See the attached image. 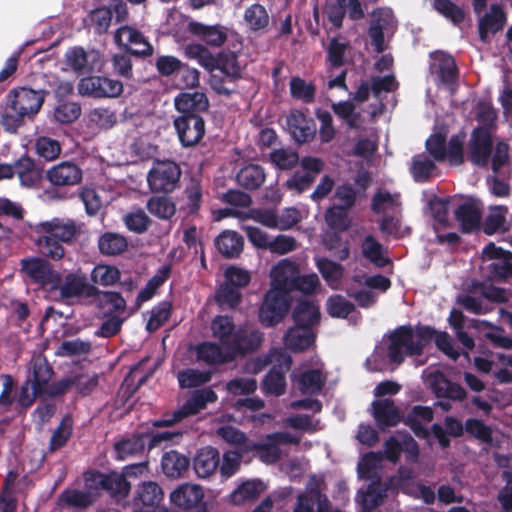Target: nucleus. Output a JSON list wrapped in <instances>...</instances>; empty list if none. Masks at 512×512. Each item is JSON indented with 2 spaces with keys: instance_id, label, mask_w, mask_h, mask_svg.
Wrapping results in <instances>:
<instances>
[{
  "instance_id": "obj_29",
  "label": "nucleus",
  "mask_w": 512,
  "mask_h": 512,
  "mask_svg": "<svg viewBox=\"0 0 512 512\" xmlns=\"http://www.w3.org/2000/svg\"><path fill=\"white\" fill-rule=\"evenodd\" d=\"M97 53H87L82 47L70 48L66 54L67 65L77 74H88L94 71L98 61Z\"/></svg>"
},
{
  "instance_id": "obj_25",
  "label": "nucleus",
  "mask_w": 512,
  "mask_h": 512,
  "mask_svg": "<svg viewBox=\"0 0 512 512\" xmlns=\"http://www.w3.org/2000/svg\"><path fill=\"white\" fill-rule=\"evenodd\" d=\"M316 340V335L309 327H290L284 335V344L293 353L308 350Z\"/></svg>"
},
{
  "instance_id": "obj_7",
  "label": "nucleus",
  "mask_w": 512,
  "mask_h": 512,
  "mask_svg": "<svg viewBox=\"0 0 512 512\" xmlns=\"http://www.w3.org/2000/svg\"><path fill=\"white\" fill-rule=\"evenodd\" d=\"M86 480L117 500L127 498L131 490V483L127 480L123 472L110 471L104 473L101 471H93Z\"/></svg>"
},
{
  "instance_id": "obj_17",
  "label": "nucleus",
  "mask_w": 512,
  "mask_h": 512,
  "mask_svg": "<svg viewBox=\"0 0 512 512\" xmlns=\"http://www.w3.org/2000/svg\"><path fill=\"white\" fill-rule=\"evenodd\" d=\"M371 406L372 416L381 431L395 427L403 421L399 408L395 405L394 400L390 398L374 400Z\"/></svg>"
},
{
  "instance_id": "obj_44",
  "label": "nucleus",
  "mask_w": 512,
  "mask_h": 512,
  "mask_svg": "<svg viewBox=\"0 0 512 512\" xmlns=\"http://www.w3.org/2000/svg\"><path fill=\"white\" fill-rule=\"evenodd\" d=\"M147 446L145 434L135 433L129 438L122 439L114 444L116 458L124 460L127 456L141 453Z\"/></svg>"
},
{
  "instance_id": "obj_43",
  "label": "nucleus",
  "mask_w": 512,
  "mask_h": 512,
  "mask_svg": "<svg viewBox=\"0 0 512 512\" xmlns=\"http://www.w3.org/2000/svg\"><path fill=\"white\" fill-rule=\"evenodd\" d=\"M361 251L364 258L378 268H383L392 263L390 258L383 256L382 244L372 235L363 239Z\"/></svg>"
},
{
  "instance_id": "obj_9",
  "label": "nucleus",
  "mask_w": 512,
  "mask_h": 512,
  "mask_svg": "<svg viewBox=\"0 0 512 512\" xmlns=\"http://www.w3.org/2000/svg\"><path fill=\"white\" fill-rule=\"evenodd\" d=\"M78 92L92 98H116L123 92V84L104 76H88L80 80Z\"/></svg>"
},
{
  "instance_id": "obj_55",
  "label": "nucleus",
  "mask_w": 512,
  "mask_h": 512,
  "mask_svg": "<svg viewBox=\"0 0 512 512\" xmlns=\"http://www.w3.org/2000/svg\"><path fill=\"white\" fill-rule=\"evenodd\" d=\"M315 116L320 123L318 133L321 143H330L335 139L337 134V130L333 124L332 114L327 110L317 108L315 110Z\"/></svg>"
},
{
  "instance_id": "obj_13",
  "label": "nucleus",
  "mask_w": 512,
  "mask_h": 512,
  "mask_svg": "<svg viewBox=\"0 0 512 512\" xmlns=\"http://www.w3.org/2000/svg\"><path fill=\"white\" fill-rule=\"evenodd\" d=\"M278 362V365H274L262 381L263 391L274 396H281L286 392L285 373L291 368L292 358L286 353H280Z\"/></svg>"
},
{
  "instance_id": "obj_4",
  "label": "nucleus",
  "mask_w": 512,
  "mask_h": 512,
  "mask_svg": "<svg viewBox=\"0 0 512 512\" xmlns=\"http://www.w3.org/2000/svg\"><path fill=\"white\" fill-rule=\"evenodd\" d=\"M290 309L289 294L281 289L268 290L259 308L258 319L264 327H273L280 323Z\"/></svg>"
},
{
  "instance_id": "obj_37",
  "label": "nucleus",
  "mask_w": 512,
  "mask_h": 512,
  "mask_svg": "<svg viewBox=\"0 0 512 512\" xmlns=\"http://www.w3.org/2000/svg\"><path fill=\"white\" fill-rule=\"evenodd\" d=\"M212 334L227 351L237 331L234 320L228 315H218L211 322Z\"/></svg>"
},
{
  "instance_id": "obj_23",
  "label": "nucleus",
  "mask_w": 512,
  "mask_h": 512,
  "mask_svg": "<svg viewBox=\"0 0 512 512\" xmlns=\"http://www.w3.org/2000/svg\"><path fill=\"white\" fill-rule=\"evenodd\" d=\"M164 498V492L161 486L154 481L141 482L133 497V504L135 507H144L155 510Z\"/></svg>"
},
{
  "instance_id": "obj_31",
  "label": "nucleus",
  "mask_w": 512,
  "mask_h": 512,
  "mask_svg": "<svg viewBox=\"0 0 512 512\" xmlns=\"http://www.w3.org/2000/svg\"><path fill=\"white\" fill-rule=\"evenodd\" d=\"M454 216L462 233H472L480 228L481 212L473 202L466 201L459 204L454 211Z\"/></svg>"
},
{
  "instance_id": "obj_18",
  "label": "nucleus",
  "mask_w": 512,
  "mask_h": 512,
  "mask_svg": "<svg viewBox=\"0 0 512 512\" xmlns=\"http://www.w3.org/2000/svg\"><path fill=\"white\" fill-rule=\"evenodd\" d=\"M53 374V368L44 356L39 355L31 360L27 384H31L34 396L44 394Z\"/></svg>"
},
{
  "instance_id": "obj_59",
  "label": "nucleus",
  "mask_w": 512,
  "mask_h": 512,
  "mask_svg": "<svg viewBox=\"0 0 512 512\" xmlns=\"http://www.w3.org/2000/svg\"><path fill=\"white\" fill-rule=\"evenodd\" d=\"M120 271L115 266L97 265L91 272V280L95 284L110 286L120 280Z\"/></svg>"
},
{
  "instance_id": "obj_47",
  "label": "nucleus",
  "mask_w": 512,
  "mask_h": 512,
  "mask_svg": "<svg viewBox=\"0 0 512 512\" xmlns=\"http://www.w3.org/2000/svg\"><path fill=\"white\" fill-rule=\"evenodd\" d=\"M73 426L72 420L69 416H65L60 421L59 425L53 431L49 440L47 453H54L65 447L72 437Z\"/></svg>"
},
{
  "instance_id": "obj_12",
  "label": "nucleus",
  "mask_w": 512,
  "mask_h": 512,
  "mask_svg": "<svg viewBox=\"0 0 512 512\" xmlns=\"http://www.w3.org/2000/svg\"><path fill=\"white\" fill-rule=\"evenodd\" d=\"M34 233H47L61 241L63 244H72L79 234V227L73 219L54 217L51 220L37 223L33 227Z\"/></svg>"
},
{
  "instance_id": "obj_46",
  "label": "nucleus",
  "mask_w": 512,
  "mask_h": 512,
  "mask_svg": "<svg viewBox=\"0 0 512 512\" xmlns=\"http://www.w3.org/2000/svg\"><path fill=\"white\" fill-rule=\"evenodd\" d=\"M244 21L253 32L265 31L269 25L270 17L263 5L254 3L245 9Z\"/></svg>"
},
{
  "instance_id": "obj_58",
  "label": "nucleus",
  "mask_w": 512,
  "mask_h": 512,
  "mask_svg": "<svg viewBox=\"0 0 512 512\" xmlns=\"http://www.w3.org/2000/svg\"><path fill=\"white\" fill-rule=\"evenodd\" d=\"M436 169L435 163L424 155L413 157L411 174L416 182H426Z\"/></svg>"
},
{
  "instance_id": "obj_5",
  "label": "nucleus",
  "mask_w": 512,
  "mask_h": 512,
  "mask_svg": "<svg viewBox=\"0 0 512 512\" xmlns=\"http://www.w3.org/2000/svg\"><path fill=\"white\" fill-rule=\"evenodd\" d=\"M181 169L174 161H157L148 172L147 182L154 193H171L179 184Z\"/></svg>"
},
{
  "instance_id": "obj_42",
  "label": "nucleus",
  "mask_w": 512,
  "mask_h": 512,
  "mask_svg": "<svg viewBox=\"0 0 512 512\" xmlns=\"http://www.w3.org/2000/svg\"><path fill=\"white\" fill-rule=\"evenodd\" d=\"M171 274V265H163L154 276H152L146 283L145 287L141 289L136 298V305L141 306L143 302L150 300L157 292V290L165 283Z\"/></svg>"
},
{
  "instance_id": "obj_41",
  "label": "nucleus",
  "mask_w": 512,
  "mask_h": 512,
  "mask_svg": "<svg viewBox=\"0 0 512 512\" xmlns=\"http://www.w3.org/2000/svg\"><path fill=\"white\" fill-rule=\"evenodd\" d=\"M265 486L261 480H247L239 485L231 494L230 501L234 505H241L257 499L264 491Z\"/></svg>"
},
{
  "instance_id": "obj_11",
  "label": "nucleus",
  "mask_w": 512,
  "mask_h": 512,
  "mask_svg": "<svg viewBox=\"0 0 512 512\" xmlns=\"http://www.w3.org/2000/svg\"><path fill=\"white\" fill-rule=\"evenodd\" d=\"M115 42L123 50L136 57H148L153 54V47L144 35L129 26H122L115 31Z\"/></svg>"
},
{
  "instance_id": "obj_19",
  "label": "nucleus",
  "mask_w": 512,
  "mask_h": 512,
  "mask_svg": "<svg viewBox=\"0 0 512 512\" xmlns=\"http://www.w3.org/2000/svg\"><path fill=\"white\" fill-rule=\"evenodd\" d=\"M46 178L53 186H74L81 182L82 170L74 162L63 161L49 168Z\"/></svg>"
},
{
  "instance_id": "obj_53",
  "label": "nucleus",
  "mask_w": 512,
  "mask_h": 512,
  "mask_svg": "<svg viewBox=\"0 0 512 512\" xmlns=\"http://www.w3.org/2000/svg\"><path fill=\"white\" fill-rule=\"evenodd\" d=\"M316 266L329 286L338 283L344 273V268L340 263L334 262L328 258L317 259Z\"/></svg>"
},
{
  "instance_id": "obj_36",
  "label": "nucleus",
  "mask_w": 512,
  "mask_h": 512,
  "mask_svg": "<svg viewBox=\"0 0 512 512\" xmlns=\"http://www.w3.org/2000/svg\"><path fill=\"white\" fill-rule=\"evenodd\" d=\"M195 351L197 360L207 365L223 364L233 360V355L226 350L223 351L221 346L214 342L199 343Z\"/></svg>"
},
{
  "instance_id": "obj_39",
  "label": "nucleus",
  "mask_w": 512,
  "mask_h": 512,
  "mask_svg": "<svg viewBox=\"0 0 512 512\" xmlns=\"http://www.w3.org/2000/svg\"><path fill=\"white\" fill-rule=\"evenodd\" d=\"M265 171L258 164H249L240 169L236 175L238 184L246 190L253 191L265 182Z\"/></svg>"
},
{
  "instance_id": "obj_56",
  "label": "nucleus",
  "mask_w": 512,
  "mask_h": 512,
  "mask_svg": "<svg viewBox=\"0 0 512 512\" xmlns=\"http://www.w3.org/2000/svg\"><path fill=\"white\" fill-rule=\"evenodd\" d=\"M347 210L348 208L342 207V205L330 207L325 213L327 225L333 230L346 231L350 227Z\"/></svg>"
},
{
  "instance_id": "obj_20",
  "label": "nucleus",
  "mask_w": 512,
  "mask_h": 512,
  "mask_svg": "<svg viewBox=\"0 0 512 512\" xmlns=\"http://www.w3.org/2000/svg\"><path fill=\"white\" fill-rule=\"evenodd\" d=\"M431 57L435 60L430 66L431 72L437 74L440 82L447 86L456 84L459 70L455 59L444 52L432 53Z\"/></svg>"
},
{
  "instance_id": "obj_21",
  "label": "nucleus",
  "mask_w": 512,
  "mask_h": 512,
  "mask_svg": "<svg viewBox=\"0 0 512 512\" xmlns=\"http://www.w3.org/2000/svg\"><path fill=\"white\" fill-rule=\"evenodd\" d=\"M187 30L211 47H220L227 40L226 29L220 25H206L198 21H190Z\"/></svg>"
},
{
  "instance_id": "obj_50",
  "label": "nucleus",
  "mask_w": 512,
  "mask_h": 512,
  "mask_svg": "<svg viewBox=\"0 0 512 512\" xmlns=\"http://www.w3.org/2000/svg\"><path fill=\"white\" fill-rule=\"evenodd\" d=\"M323 245L326 250L333 253L339 261H345L350 256V244L344 241L337 232L327 233L323 238Z\"/></svg>"
},
{
  "instance_id": "obj_28",
  "label": "nucleus",
  "mask_w": 512,
  "mask_h": 512,
  "mask_svg": "<svg viewBox=\"0 0 512 512\" xmlns=\"http://www.w3.org/2000/svg\"><path fill=\"white\" fill-rule=\"evenodd\" d=\"M219 463V451L212 446H206L196 453L193 459V468L198 477L207 478L216 471Z\"/></svg>"
},
{
  "instance_id": "obj_2",
  "label": "nucleus",
  "mask_w": 512,
  "mask_h": 512,
  "mask_svg": "<svg viewBox=\"0 0 512 512\" xmlns=\"http://www.w3.org/2000/svg\"><path fill=\"white\" fill-rule=\"evenodd\" d=\"M387 357L391 364L404 363L406 357H418L420 347L414 343V327L400 325L387 335Z\"/></svg>"
},
{
  "instance_id": "obj_40",
  "label": "nucleus",
  "mask_w": 512,
  "mask_h": 512,
  "mask_svg": "<svg viewBox=\"0 0 512 512\" xmlns=\"http://www.w3.org/2000/svg\"><path fill=\"white\" fill-rule=\"evenodd\" d=\"M295 326L312 327L319 322V307L309 301H300L292 313Z\"/></svg>"
},
{
  "instance_id": "obj_27",
  "label": "nucleus",
  "mask_w": 512,
  "mask_h": 512,
  "mask_svg": "<svg viewBox=\"0 0 512 512\" xmlns=\"http://www.w3.org/2000/svg\"><path fill=\"white\" fill-rule=\"evenodd\" d=\"M431 389L437 398L463 401L467 396L460 384L452 382L442 372H436L432 376Z\"/></svg>"
},
{
  "instance_id": "obj_33",
  "label": "nucleus",
  "mask_w": 512,
  "mask_h": 512,
  "mask_svg": "<svg viewBox=\"0 0 512 512\" xmlns=\"http://www.w3.org/2000/svg\"><path fill=\"white\" fill-rule=\"evenodd\" d=\"M14 169L21 185L27 188L36 186L42 179V169L28 156H23L16 160L14 162Z\"/></svg>"
},
{
  "instance_id": "obj_16",
  "label": "nucleus",
  "mask_w": 512,
  "mask_h": 512,
  "mask_svg": "<svg viewBox=\"0 0 512 512\" xmlns=\"http://www.w3.org/2000/svg\"><path fill=\"white\" fill-rule=\"evenodd\" d=\"M263 341V333L256 329L246 327H238L231 341L227 352L233 355V359L237 355H245L256 351Z\"/></svg>"
},
{
  "instance_id": "obj_63",
  "label": "nucleus",
  "mask_w": 512,
  "mask_h": 512,
  "mask_svg": "<svg viewBox=\"0 0 512 512\" xmlns=\"http://www.w3.org/2000/svg\"><path fill=\"white\" fill-rule=\"evenodd\" d=\"M433 8L454 24L464 21L465 13L461 7L451 0H434Z\"/></svg>"
},
{
  "instance_id": "obj_1",
  "label": "nucleus",
  "mask_w": 512,
  "mask_h": 512,
  "mask_svg": "<svg viewBox=\"0 0 512 512\" xmlns=\"http://www.w3.org/2000/svg\"><path fill=\"white\" fill-rule=\"evenodd\" d=\"M47 91L28 87L12 89L6 96V106L1 111L0 124L8 132H16L24 119H32L40 111Z\"/></svg>"
},
{
  "instance_id": "obj_49",
  "label": "nucleus",
  "mask_w": 512,
  "mask_h": 512,
  "mask_svg": "<svg viewBox=\"0 0 512 512\" xmlns=\"http://www.w3.org/2000/svg\"><path fill=\"white\" fill-rule=\"evenodd\" d=\"M332 111L342 119L348 129H359L361 114L355 111V105L351 101H339L332 103Z\"/></svg>"
},
{
  "instance_id": "obj_26",
  "label": "nucleus",
  "mask_w": 512,
  "mask_h": 512,
  "mask_svg": "<svg viewBox=\"0 0 512 512\" xmlns=\"http://www.w3.org/2000/svg\"><path fill=\"white\" fill-rule=\"evenodd\" d=\"M299 267L296 262L289 259L280 260L271 270V277L274 283L272 289H281L289 293L291 285L294 283Z\"/></svg>"
},
{
  "instance_id": "obj_51",
  "label": "nucleus",
  "mask_w": 512,
  "mask_h": 512,
  "mask_svg": "<svg viewBox=\"0 0 512 512\" xmlns=\"http://www.w3.org/2000/svg\"><path fill=\"white\" fill-rule=\"evenodd\" d=\"M85 21L93 27L95 33L103 34L108 31L112 21V10L110 7H99L92 10Z\"/></svg>"
},
{
  "instance_id": "obj_30",
  "label": "nucleus",
  "mask_w": 512,
  "mask_h": 512,
  "mask_svg": "<svg viewBox=\"0 0 512 512\" xmlns=\"http://www.w3.org/2000/svg\"><path fill=\"white\" fill-rule=\"evenodd\" d=\"M292 380L304 395L319 394L326 382V377L319 369H307L299 374H292Z\"/></svg>"
},
{
  "instance_id": "obj_60",
  "label": "nucleus",
  "mask_w": 512,
  "mask_h": 512,
  "mask_svg": "<svg viewBox=\"0 0 512 512\" xmlns=\"http://www.w3.org/2000/svg\"><path fill=\"white\" fill-rule=\"evenodd\" d=\"M216 69L220 70L223 74L230 78L229 82L239 78L240 66L237 62V56L233 52H220L217 55Z\"/></svg>"
},
{
  "instance_id": "obj_24",
  "label": "nucleus",
  "mask_w": 512,
  "mask_h": 512,
  "mask_svg": "<svg viewBox=\"0 0 512 512\" xmlns=\"http://www.w3.org/2000/svg\"><path fill=\"white\" fill-rule=\"evenodd\" d=\"M175 108L181 115H200L209 108V100L203 92H182L175 98Z\"/></svg>"
},
{
  "instance_id": "obj_32",
  "label": "nucleus",
  "mask_w": 512,
  "mask_h": 512,
  "mask_svg": "<svg viewBox=\"0 0 512 512\" xmlns=\"http://www.w3.org/2000/svg\"><path fill=\"white\" fill-rule=\"evenodd\" d=\"M506 23V15L503 9L493 4L490 12H487L480 18L478 23V34L481 41L485 42L488 39L489 33H497L502 30Z\"/></svg>"
},
{
  "instance_id": "obj_38",
  "label": "nucleus",
  "mask_w": 512,
  "mask_h": 512,
  "mask_svg": "<svg viewBox=\"0 0 512 512\" xmlns=\"http://www.w3.org/2000/svg\"><path fill=\"white\" fill-rule=\"evenodd\" d=\"M35 245L39 253L47 259L53 261L61 260L65 255V248L63 243L52 235L47 233H35Z\"/></svg>"
},
{
  "instance_id": "obj_52",
  "label": "nucleus",
  "mask_w": 512,
  "mask_h": 512,
  "mask_svg": "<svg viewBox=\"0 0 512 512\" xmlns=\"http://www.w3.org/2000/svg\"><path fill=\"white\" fill-rule=\"evenodd\" d=\"M148 211L157 218L170 219L176 212L175 203L168 197H151L147 202Z\"/></svg>"
},
{
  "instance_id": "obj_34",
  "label": "nucleus",
  "mask_w": 512,
  "mask_h": 512,
  "mask_svg": "<svg viewBox=\"0 0 512 512\" xmlns=\"http://www.w3.org/2000/svg\"><path fill=\"white\" fill-rule=\"evenodd\" d=\"M189 467L190 459L176 450L165 452L161 458L162 472L172 479L182 477Z\"/></svg>"
},
{
  "instance_id": "obj_6",
  "label": "nucleus",
  "mask_w": 512,
  "mask_h": 512,
  "mask_svg": "<svg viewBox=\"0 0 512 512\" xmlns=\"http://www.w3.org/2000/svg\"><path fill=\"white\" fill-rule=\"evenodd\" d=\"M21 270L43 289L55 291L60 285V274L43 258L34 257L21 261Z\"/></svg>"
},
{
  "instance_id": "obj_15",
  "label": "nucleus",
  "mask_w": 512,
  "mask_h": 512,
  "mask_svg": "<svg viewBox=\"0 0 512 512\" xmlns=\"http://www.w3.org/2000/svg\"><path fill=\"white\" fill-rule=\"evenodd\" d=\"M61 299H71L75 297L85 296L87 298L100 295V290L87 282L84 275L69 273L66 275L64 282L60 277V285L57 289Z\"/></svg>"
},
{
  "instance_id": "obj_22",
  "label": "nucleus",
  "mask_w": 512,
  "mask_h": 512,
  "mask_svg": "<svg viewBox=\"0 0 512 512\" xmlns=\"http://www.w3.org/2000/svg\"><path fill=\"white\" fill-rule=\"evenodd\" d=\"M203 496V490L199 485L185 483L171 492L170 501L179 509L190 510L198 506Z\"/></svg>"
},
{
  "instance_id": "obj_8",
  "label": "nucleus",
  "mask_w": 512,
  "mask_h": 512,
  "mask_svg": "<svg viewBox=\"0 0 512 512\" xmlns=\"http://www.w3.org/2000/svg\"><path fill=\"white\" fill-rule=\"evenodd\" d=\"M173 125L184 148L199 144L206 132L205 120L201 115H180L174 119Z\"/></svg>"
},
{
  "instance_id": "obj_45",
  "label": "nucleus",
  "mask_w": 512,
  "mask_h": 512,
  "mask_svg": "<svg viewBox=\"0 0 512 512\" xmlns=\"http://www.w3.org/2000/svg\"><path fill=\"white\" fill-rule=\"evenodd\" d=\"M98 247L101 254L115 256L126 251L128 241L126 237L121 234L105 232L98 239Z\"/></svg>"
},
{
  "instance_id": "obj_3",
  "label": "nucleus",
  "mask_w": 512,
  "mask_h": 512,
  "mask_svg": "<svg viewBox=\"0 0 512 512\" xmlns=\"http://www.w3.org/2000/svg\"><path fill=\"white\" fill-rule=\"evenodd\" d=\"M217 400V394L211 388H203L195 390L191 396L177 409L170 417L155 420L152 423L153 427H170L184 418L198 414L203 410L208 403H213Z\"/></svg>"
},
{
  "instance_id": "obj_54",
  "label": "nucleus",
  "mask_w": 512,
  "mask_h": 512,
  "mask_svg": "<svg viewBox=\"0 0 512 512\" xmlns=\"http://www.w3.org/2000/svg\"><path fill=\"white\" fill-rule=\"evenodd\" d=\"M326 310L333 318L345 319L355 310V306L344 296L337 294L332 295L327 299Z\"/></svg>"
},
{
  "instance_id": "obj_64",
  "label": "nucleus",
  "mask_w": 512,
  "mask_h": 512,
  "mask_svg": "<svg viewBox=\"0 0 512 512\" xmlns=\"http://www.w3.org/2000/svg\"><path fill=\"white\" fill-rule=\"evenodd\" d=\"M270 160L280 170H291L297 166L299 154L296 151L280 148L270 153Z\"/></svg>"
},
{
  "instance_id": "obj_48",
  "label": "nucleus",
  "mask_w": 512,
  "mask_h": 512,
  "mask_svg": "<svg viewBox=\"0 0 512 512\" xmlns=\"http://www.w3.org/2000/svg\"><path fill=\"white\" fill-rule=\"evenodd\" d=\"M290 95L293 99L305 104L314 102L316 97V86L313 82H306L299 76H293L289 82Z\"/></svg>"
},
{
  "instance_id": "obj_10",
  "label": "nucleus",
  "mask_w": 512,
  "mask_h": 512,
  "mask_svg": "<svg viewBox=\"0 0 512 512\" xmlns=\"http://www.w3.org/2000/svg\"><path fill=\"white\" fill-rule=\"evenodd\" d=\"M493 151V139L490 129L476 127L473 129L468 142V159L478 167L488 165Z\"/></svg>"
},
{
  "instance_id": "obj_35",
  "label": "nucleus",
  "mask_w": 512,
  "mask_h": 512,
  "mask_svg": "<svg viewBox=\"0 0 512 512\" xmlns=\"http://www.w3.org/2000/svg\"><path fill=\"white\" fill-rule=\"evenodd\" d=\"M215 246L222 256L233 259L242 253L244 239L235 231L225 230L216 237Z\"/></svg>"
},
{
  "instance_id": "obj_57",
  "label": "nucleus",
  "mask_w": 512,
  "mask_h": 512,
  "mask_svg": "<svg viewBox=\"0 0 512 512\" xmlns=\"http://www.w3.org/2000/svg\"><path fill=\"white\" fill-rule=\"evenodd\" d=\"M172 303L170 301H161L151 310L150 318L147 322L146 329L149 332L158 330L171 316Z\"/></svg>"
},
{
  "instance_id": "obj_62",
  "label": "nucleus",
  "mask_w": 512,
  "mask_h": 512,
  "mask_svg": "<svg viewBox=\"0 0 512 512\" xmlns=\"http://www.w3.org/2000/svg\"><path fill=\"white\" fill-rule=\"evenodd\" d=\"M465 431L485 444H491L493 441V431L490 426L482 420L469 418L465 421Z\"/></svg>"
},
{
  "instance_id": "obj_61",
  "label": "nucleus",
  "mask_w": 512,
  "mask_h": 512,
  "mask_svg": "<svg viewBox=\"0 0 512 512\" xmlns=\"http://www.w3.org/2000/svg\"><path fill=\"white\" fill-rule=\"evenodd\" d=\"M123 221L129 231L137 234L146 232L151 224L150 218L142 209L127 213L124 215Z\"/></svg>"
},
{
  "instance_id": "obj_14",
  "label": "nucleus",
  "mask_w": 512,
  "mask_h": 512,
  "mask_svg": "<svg viewBox=\"0 0 512 512\" xmlns=\"http://www.w3.org/2000/svg\"><path fill=\"white\" fill-rule=\"evenodd\" d=\"M287 125L291 137L297 144L311 142L317 132L314 119L308 117L303 111L294 109L287 116Z\"/></svg>"
}]
</instances>
